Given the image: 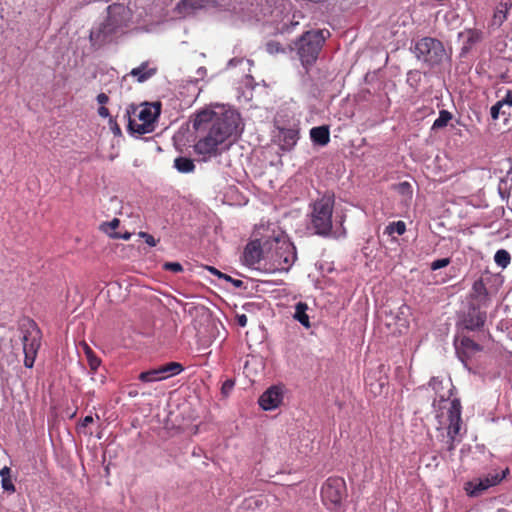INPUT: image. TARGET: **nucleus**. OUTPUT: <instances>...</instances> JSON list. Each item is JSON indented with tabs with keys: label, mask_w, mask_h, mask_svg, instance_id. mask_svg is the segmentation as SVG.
Listing matches in <instances>:
<instances>
[{
	"label": "nucleus",
	"mask_w": 512,
	"mask_h": 512,
	"mask_svg": "<svg viewBox=\"0 0 512 512\" xmlns=\"http://www.w3.org/2000/svg\"><path fill=\"white\" fill-rule=\"evenodd\" d=\"M266 50L269 54H277V53H284L285 48L280 45V43L276 41H269L266 44Z\"/></svg>",
	"instance_id": "nucleus-32"
},
{
	"label": "nucleus",
	"mask_w": 512,
	"mask_h": 512,
	"mask_svg": "<svg viewBox=\"0 0 512 512\" xmlns=\"http://www.w3.org/2000/svg\"><path fill=\"white\" fill-rule=\"evenodd\" d=\"M324 40L323 31H308L296 42L297 54L304 67L316 61Z\"/></svg>",
	"instance_id": "nucleus-6"
},
{
	"label": "nucleus",
	"mask_w": 512,
	"mask_h": 512,
	"mask_svg": "<svg viewBox=\"0 0 512 512\" xmlns=\"http://www.w3.org/2000/svg\"><path fill=\"white\" fill-rule=\"evenodd\" d=\"M409 310V307L406 305H402L401 307H399L398 314L395 317V332L402 334L408 329Z\"/></svg>",
	"instance_id": "nucleus-18"
},
{
	"label": "nucleus",
	"mask_w": 512,
	"mask_h": 512,
	"mask_svg": "<svg viewBox=\"0 0 512 512\" xmlns=\"http://www.w3.org/2000/svg\"><path fill=\"white\" fill-rule=\"evenodd\" d=\"M0 477L1 479H4V478H10V468L9 467H3L1 470H0Z\"/></svg>",
	"instance_id": "nucleus-42"
},
{
	"label": "nucleus",
	"mask_w": 512,
	"mask_h": 512,
	"mask_svg": "<svg viewBox=\"0 0 512 512\" xmlns=\"http://www.w3.org/2000/svg\"><path fill=\"white\" fill-rule=\"evenodd\" d=\"M321 496L324 505L330 510H337L346 498V484L342 478H329L323 484Z\"/></svg>",
	"instance_id": "nucleus-10"
},
{
	"label": "nucleus",
	"mask_w": 512,
	"mask_h": 512,
	"mask_svg": "<svg viewBox=\"0 0 512 512\" xmlns=\"http://www.w3.org/2000/svg\"><path fill=\"white\" fill-rule=\"evenodd\" d=\"M415 53L418 59L429 65L439 64L446 58V51L443 44L437 39L425 37L415 45Z\"/></svg>",
	"instance_id": "nucleus-9"
},
{
	"label": "nucleus",
	"mask_w": 512,
	"mask_h": 512,
	"mask_svg": "<svg viewBox=\"0 0 512 512\" xmlns=\"http://www.w3.org/2000/svg\"><path fill=\"white\" fill-rule=\"evenodd\" d=\"M156 72L155 67H150L147 62L142 63L140 66L133 68L130 75L137 78L138 82H144L152 77Z\"/></svg>",
	"instance_id": "nucleus-19"
},
{
	"label": "nucleus",
	"mask_w": 512,
	"mask_h": 512,
	"mask_svg": "<svg viewBox=\"0 0 512 512\" xmlns=\"http://www.w3.org/2000/svg\"><path fill=\"white\" fill-rule=\"evenodd\" d=\"M174 167L181 173H190L195 169L193 160L186 157H178L174 161Z\"/></svg>",
	"instance_id": "nucleus-24"
},
{
	"label": "nucleus",
	"mask_w": 512,
	"mask_h": 512,
	"mask_svg": "<svg viewBox=\"0 0 512 512\" xmlns=\"http://www.w3.org/2000/svg\"><path fill=\"white\" fill-rule=\"evenodd\" d=\"M104 381H105V378L102 376L101 382L104 383Z\"/></svg>",
	"instance_id": "nucleus-47"
},
{
	"label": "nucleus",
	"mask_w": 512,
	"mask_h": 512,
	"mask_svg": "<svg viewBox=\"0 0 512 512\" xmlns=\"http://www.w3.org/2000/svg\"><path fill=\"white\" fill-rule=\"evenodd\" d=\"M512 108V92L507 91L505 97L497 101L490 110L493 120H497L500 115H509Z\"/></svg>",
	"instance_id": "nucleus-16"
},
{
	"label": "nucleus",
	"mask_w": 512,
	"mask_h": 512,
	"mask_svg": "<svg viewBox=\"0 0 512 512\" xmlns=\"http://www.w3.org/2000/svg\"><path fill=\"white\" fill-rule=\"evenodd\" d=\"M230 282H232L236 287H240L241 284H242V281L240 280H234L231 278V280H229Z\"/></svg>",
	"instance_id": "nucleus-46"
},
{
	"label": "nucleus",
	"mask_w": 512,
	"mask_h": 512,
	"mask_svg": "<svg viewBox=\"0 0 512 512\" xmlns=\"http://www.w3.org/2000/svg\"><path fill=\"white\" fill-rule=\"evenodd\" d=\"M510 260V254L504 249L498 250L494 255L495 263L502 268H506L509 265Z\"/></svg>",
	"instance_id": "nucleus-27"
},
{
	"label": "nucleus",
	"mask_w": 512,
	"mask_h": 512,
	"mask_svg": "<svg viewBox=\"0 0 512 512\" xmlns=\"http://www.w3.org/2000/svg\"><path fill=\"white\" fill-rule=\"evenodd\" d=\"M98 114L103 118H107L109 116V110L104 106H100L98 109Z\"/></svg>",
	"instance_id": "nucleus-43"
},
{
	"label": "nucleus",
	"mask_w": 512,
	"mask_h": 512,
	"mask_svg": "<svg viewBox=\"0 0 512 512\" xmlns=\"http://www.w3.org/2000/svg\"><path fill=\"white\" fill-rule=\"evenodd\" d=\"M429 387L434 391L433 406L436 409L438 429L446 430L444 442L449 451L454 450L455 445L461 440L462 418L459 399L453 398V384L449 378L440 379L433 377Z\"/></svg>",
	"instance_id": "nucleus-2"
},
{
	"label": "nucleus",
	"mask_w": 512,
	"mask_h": 512,
	"mask_svg": "<svg viewBox=\"0 0 512 512\" xmlns=\"http://www.w3.org/2000/svg\"><path fill=\"white\" fill-rule=\"evenodd\" d=\"M265 270L268 272L288 271L294 264L296 249L282 231H273L265 239Z\"/></svg>",
	"instance_id": "nucleus-3"
},
{
	"label": "nucleus",
	"mask_w": 512,
	"mask_h": 512,
	"mask_svg": "<svg viewBox=\"0 0 512 512\" xmlns=\"http://www.w3.org/2000/svg\"><path fill=\"white\" fill-rule=\"evenodd\" d=\"M120 221L117 218L112 219L109 222L101 225V230L106 233L109 237H112L117 233L116 229L119 227Z\"/></svg>",
	"instance_id": "nucleus-28"
},
{
	"label": "nucleus",
	"mask_w": 512,
	"mask_h": 512,
	"mask_svg": "<svg viewBox=\"0 0 512 512\" xmlns=\"http://www.w3.org/2000/svg\"><path fill=\"white\" fill-rule=\"evenodd\" d=\"M207 270L210 273H212L213 275H216L218 278H222V279H225V280H231V277L229 275H226V274L220 272L219 270H217L216 268H214L212 266H208Z\"/></svg>",
	"instance_id": "nucleus-37"
},
{
	"label": "nucleus",
	"mask_w": 512,
	"mask_h": 512,
	"mask_svg": "<svg viewBox=\"0 0 512 512\" xmlns=\"http://www.w3.org/2000/svg\"><path fill=\"white\" fill-rule=\"evenodd\" d=\"M109 101V97L108 95H106L105 93H100L98 94L97 96V102L101 105V106H104L105 104H107Z\"/></svg>",
	"instance_id": "nucleus-40"
},
{
	"label": "nucleus",
	"mask_w": 512,
	"mask_h": 512,
	"mask_svg": "<svg viewBox=\"0 0 512 512\" xmlns=\"http://www.w3.org/2000/svg\"><path fill=\"white\" fill-rule=\"evenodd\" d=\"M40 331L32 321L21 326V340L23 343V352L25 355L24 365L32 368L40 347Z\"/></svg>",
	"instance_id": "nucleus-8"
},
{
	"label": "nucleus",
	"mask_w": 512,
	"mask_h": 512,
	"mask_svg": "<svg viewBox=\"0 0 512 512\" xmlns=\"http://www.w3.org/2000/svg\"><path fill=\"white\" fill-rule=\"evenodd\" d=\"M106 20L95 26L90 32L93 45L100 46L107 42L111 35L127 25L131 19L130 9L124 4L115 3L108 6Z\"/></svg>",
	"instance_id": "nucleus-4"
},
{
	"label": "nucleus",
	"mask_w": 512,
	"mask_h": 512,
	"mask_svg": "<svg viewBox=\"0 0 512 512\" xmlns=\"http://www.w3.org/2000/svg\"><path fill=\"white\" fill-rule=\"evenodd\" d=\"M312 141L319 145H326L329 142V130L324 126L314 127L310 131Z\"/></svg>",
	"instance_id": "nucleus-22"
},
{
	"label": "nucleus",
	"mask_w": 512,
	"mask_h": 512,
	"mask_svg": "<svg viewBox=\"0 0 512 512\" xmlns=\"http://www.w3.org/2000/svg\"><path fill=\"white\" fill-rule=\"evenodd\" d=\"M334 196L325 194L311 204L310 223L318 235H328L332 229Z\"/></svg>",
	"instance_id": "nucleus-5"
},
{
	"label": "nucleus",
	"mask_w": 512,
	"mask_h": 512,
	"mask_svg": "<svg viewBox=\"0 0 512 512\" xmlns=\"http://www.w3.org/2000/svg\"><path fill=\"white\" fill-rule=\"evenodd\" d=\"M265 240L263 243L260 240H253L249 242L243 252V263L251 268L265 269Z\"/></svg>",
	"instance_id": "nucleus-12"
},
{
	"label": "nucleus",
	"mask_w": 512,
	"mask_h": 512,
	"mask_svg": "<svg viewBox=\"0 0 512 512\" xmlns=\"http://www.w3.org/2000/svg\"><path fill=\"white\" fill-rule=\"evenodd\" d=\"M450 263V259L449 258H442V259H437L435 261H433L431 263V269L432 270H438V269H441V268H444L446 266H448Z\"/></svg>",
	"instance_id": "nucleus-33"
},
{
	"label": "nucleus",
	"mask_w": 512,
	"mask_h": 512,
	"mask_svg": "<svg viewBox=\"0 0 512 512\" xmlns=\"http://www.w3.org/2000/svg\"><path fill=\"white\" fill-rule=\"evenodd\" d=\"M459 38L463 43V50L468 51L474 44L482 38V33L477 29H465L459 33Z\"/></svg>",
	"instance_id": "nucleus-17"
},
{
	"label": "nucleus",
	"mask_w": 512,
	"mask_h": 512,
	"mask_svg": "<svg viewBox=\"0 0 512 512\" xmlns=\"http://www.w3.org/2000/svg\"><path fill=\"white\" fill-rule=\"evenodd\" d=\"M385 231L389 235H392L394 233L398 235H403L406 231V224L403 221L392 222L386 227Z\"/></svg>",
	"instance_id": "nucleus-29"
},
{
	"label": "nucleus",
	"mask_w": 512,
	"mask_h": 512,
	"mask_svg": "<svg viewBox=\"0 0 512 512\" xmlns=\"http://www.w3.org/2000/svg\"><path fill=\"white\" fill-rule=\"evenodd\" d=\"M233 385H234V383H233L232 381L227 380V381L223 384V386H222V391H223L224 393L228 392L229 390H231V389L233 388Z\"/></svg>",
	"instance_id": "nucleus-44"
},
{
	"label": "nucleus",
	"mask_w": 512,
	"mask_h": 512,
	"mask_svg": "<svg viewBox=\"0 0 512 512\" xmlns=\"http://www.w3.org/2000/svg\"><path fill=\"white\" fill-rule=\"evenodd\" d=\"M216 3V0H181L175 7L177 15L187 17L197 10Z\"/></svg>",
	"instance_id": "nucleus-15"
},
{
	"label": "nucleus",
	"mask_w": 512,
	"mask_h": 512,
	"mask_svg": "<svg viewBox=\"0 0 512 512\" xmlns=\"http://www.w3.org/2000/svg\"><path fill=\"white\" fill-rule=\"evenodd\" d=\"M458 353H463L467 357L474 355L481 350L479 344L470 338L464 337L461 339L460 344L456 347Z\"/></svg>",
	"instance_id": "nucleus-20"
},
{
	"label": "nucleus",
	"mask_w": 512,
	"mask_h": 512,
	"mask_svg": "<svg viewBox=\"0 0 512 512\" xmlns=\"http://www.w3.org/2000/svg\"><path fill=\"white\" fill-rule=\"evenodd\" d=\"M451 118H452V116H451L450 112H448L446 110L440 111L438 118L433 123V128L438 129V128L445 127L448 124V122L451 120Z\"/></svg>",
	"instance_id": "nucleus-30"
},
{
	"label": "nucleus",
	"mask_w": 512,
	"mask_h": 512,
	"mask_svg": "<svg viewBox=\"0 0 512 512\" xmlns=\"http://www.w3.org/2000/svg\"><path fill=\"white\" fill-rule=\"evenodd\" d=\"M395 189L399 194L403 196H406L408 198H411L412 196V186L408 182H401L397 184Z\"/></svg>",
	"instance_id": "nucleus-31"
},
{
	"label": "nucleus",
	"mask_w": 512,
	"mask_h": 512,
	"mask_svg": "<svg viewBox=\"0 0 512 512\" xmlns=\"http://www.w3.org/2000/svg\"><path fill=\"white\" fill-rule=\"evenodd\" d=\"M367 384L370 386L371 392H373L374 394H378L381 393L382 388L385 386L386 383L384 381H381L377 385H375L367 381Z\"/></svg>",
	"instance_id": "nucleus-38"
},
{
	"label": "nucleus",
	"mask_w": 512,
	"mask_h": 512,
	"mask_svg": "<svg viewBox=\"0 0 512 512\" xmlns=\"http://www.w3.org/2000/svg\"><path fill=\"white\" fill-rule=\"evenodd\" d=\"M298 140V133L293 129H283L279 133V141L283 149L290 150Z\"/></svg>",
	"instance_id": "nucleus-21"
},
{
	"label": "nucleus",
	"mask_w": 512,
	"mask_h": 512,
	"mask_svg": "<svg viewBox=\"0 0 512 512\" xmlns=\"http://www.w3.org/2000/svg\"><path fill=\"white\" fill-rule=\"evenodd\" d=\"M92 422H93V417L88 415V416H86V417L83 419V421H82V423H81V426H82V427H86V426H88L89 424H91Z\"/></svg>",
	"instance_id": "nucleus-45"
},
{
	"label": "nucleus",
	"mask_w": 512,
	"mask_h": 512,
	"mask_svg": "<svg viewBox=\"0 0 512 512\" xmlns=\"http://www.w3.org/2000/svg\"><path fill=\"white\" fill-rule=\"evenodd\" d=\"M131 237V233L129 232H125V233H121V232H117L113 238H116V239H123V240H129Z\"/></svg>",
	"instance_id": "nucleus-41"
},
{
	"label": "nucleus",
	"mask_w": 512,
	"mask_h": 512,
	"mask_svg": "<svg viewBox=\"0 0 512 512\" xmlns=\"http://www.w3.org/2000/svg\"><path fill=\"white\" fill-rule=\"evenodd\" d=\"M486 321V315L481 312H477L474 315H470L469 319L466 321V328L470 330L479 329L484 325Z\"/></svg>",
	"instance_id": "nucleus-26"
},
{
	"label": "nucleus",
	"mask_w": 512,
	"mask_h": 512,
	"mask_svg": "<svg viewBox=\"0 0 512 512\" xmlns=\"http://www.w3.org/2000/svg\"><path fill=\"white\" fill-rule=\"evenodd\" d=\"M1 482H2V488L5 491H9V492H14L15 491V486L12 483L11 477L10 478L1 479Z\"/></svg>",
	"instance_id": "nucleus-36"
},
{
	"label": "nucleus",
	"mask_w": 512,
	"mask_h": 512,
	"mask_svg": "<svg viewBox=\"0 0 512 512\" xmlns=\"http://www.w3.org/2000/svg\"><path fill=\"white\" fill-rule=\"evenodd\" d=\"M182 371L183 367L180 363L170 362L158 368L140 373L139 380L144 383L158 382L178 375Z\"/></svg>",
	"instance_id": "nucleus-13"
},
{
	"label": "nucleus",
	"mask_w": 512,
	"mask_h": 512,
	"mask_svg": "<svg viewBox=\"0 0 512 512\" xmlns=\"http://www.w3.org/2000/svg\"><path fill=\"white\" fill-rule=\"evenodd\" d=\"M307 309L308 306L306 303L298 302L295 305V312L293 315L294 319L300 322L305 328L310 327L309 316L306 313Z\"/></svg>",
	"instance_id": "nucleus-23"
},
{
	"label": "nucleus",
	"mask_w": 512,
	"mask_h": 512,
	"mask_svg": "<svg viewBox=\"0 0 512 512\" xmlns=\"http://www.w3.org/2000/svg\"><path fill=\"white\" fill-rule=\"evenodd\" d=\"M236 321L239 326L245 327L247 325V316L245 314H238Z\"/></svg>",
	"instance_id": "nucleus-39"
},
{
	"label": "nucleus",
	"mask_w": 512,
	"mask_h": 512,
	"mask_svg": "<svg viewBox=\"0 0 512 512\" xmlns=\"http://www.w3.org/2000/svg\"><path fill=\"white\" fill-rule=\"evenodd\" d=\"M159 114V104L146 103L129 118L128 127L131 132L140 135L151 133L155 128V122Z\"/></svg>",
	"instance_id": "nucleus-7"
},
{
	"label": "nucleus",
	"mask_w": 512,
	"mask_h": 512,
	"mask_svg": "<svg viewBox=\"0 0 512 512\" xmlns=\"http://www.w3.org/2000/svg\"><path fill=\"white\" fill-rule=\"evenodd\" d=\"M141 238L145 240V242L151 246L154 247L157 245L158 240H156L152 235L146 233V232H139L138 234Z\"/></svg>",
	"instance_id": "nucleus-34"
},
{
	"label": "nucleus",
	"mask_w": 512,
	"mask_h": 512,
	"mask_svg": "<svg viewBox=\"0 0 512 512\" xmlns=\"http://www.w3.org/2000/svg\"><path fill=\"white\" fill-rule=\"evenodd\" d=\"M197 131L207 134L195 144V151L203 156L216 155L228 146L243 130L240 114L231 108L217 107L199 112L193 123Z\"/></svg>",
	"instance_id": "nucleus-1"
},
{
	"label": "nucleus",
	"mask_w": 512,
	"mask_h": 512,
	"mask_svg": "<svg viewBox=\"0 0 512 512\" xmlns=\"http://www.w3.org/2000/svg\"><path fill=\"white\" fill-rule=\"evenodd\" d=\"M82 347L91 372H96L101 364V360L94 354L93 350L86 343H84Z\"/></svg>",
	"instance_id": "nucleus-25"
},
{
	"label": "nucleus",
	"mask_w": 512,
	"mask_h": 512,
	"mask_svg": "<svg viewBox=\"0 0 512 512\" xmlns=\"http://www.w3.org/2000/svg\"><path fill=\"white\" fill-rule=\"evenodd\" d=\"M164 268L166 270L172 271V272H181L183 270L182 266L178 262H167L164 264Z\"/></svg>",
	"instance_id": "nucleus-35"
},
{
	"label": "nucleus",
	"mask_w": 512,
	"mask_h": 512,
	"mask_svg": "<svg viewBox=\"0 0 512 512\" xmlns=\"http://www.w3.org/2000/svg\"><path fill=\"white\" fill-rule=\"evenodd\" d=\"M508 469L499 472L489 473L488 475L474 479L465 484V491L470 496H478L490 487L499 484L507 475Z\"/></svg>",
	"instance_id": "nucleus-11"
},
{
	"label": "nucleus",
	"mask_w": 512,
	"mask_h": 512,
	"mask_svg": "<svg viewBox=\"0 0 512 512\" xmlns=\"http://www.w3.org/2000/svg\"><path fill=\"white\" fill-rule=\"evenodd\" d=\"M284 397V388L274 385L268 388L259 398V405L263 410L269 411L278 408Z\"/></svg>",
	"instance_id": "nucleus-14"
}]
</instances>
